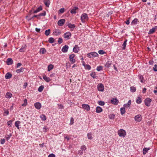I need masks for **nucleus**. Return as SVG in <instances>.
I'll use <instances>...</instances> for the list:
<instances>
[{"label":"nucleus","instance_id":"nucleus-57","mask_svg":"<svg viewBox=\"0 0 157 157\" xmlns=\"http://www.w3.org/2000/svg\"><path fill=\"white\" fill-rule=\"evenodd\" d=\"M105 52L103 50H100L98 51V53L100 54H103Z\"/></svg>","mask_w":157,"mask_h":157},{"label":"nucleus","instance_id":"nucleus-19","mask_svg":"<svg viewBox=\"0 0 157 157\" xmlns=\"http://www.w3.org/2000/svg\"><path fill=\"white\" fill-rule=\"evenodd\" d=\"M12 77V75L10 72L7 73L5 76V78L6 79H9L11 78Z\"/></svg>","mask_w":157,"mask_h":157},{"label":"nucleus","instance_id":"nucleus-35","mask_svg":"<svg viewBox=\"0 0 157 157\" xmlns=\"http://www.w3.org/2000/svg\"><path fill=\"white\" fill-rule=\"evenodd\" d=\"M136 102L138 104L141 103L142 102L141 98L139 97H138L136 100Z\"/></svg>","mask_w":157,"mask_h":157},{"label":"nucleus","instance_id":"nucleus-43","mask_svg":"<svg viewBox=\"0 0 157 157\" xmlns=\"http://www.w3.org/2000/svg\"><path fill=\"white\" fill-rule=\"evenodd\" d=\"M44 88V86L42 85L41 86L39 87L38 89V90L39 92H41L43 90Z\"/></svg>","mask_w":157,"mask_h":157},{"label":"nucleus","instance_id":"nucleus-2","mask_svg":"<svg viewBox=\"0 0 157 157\" xmlns=\"http://www.w3.org/2000/svg\"><path fill=\"white\" fill-rule=\"evenodd\" d=\"M118 134L120 137H124L126 135V133L125 130L123 129H121L118 131Z\"/></svg>","mask_w":157,"mask_h":157},{"label":"nucleus","instance_id":"nucleus-54","mask_svg":"<svg viewBox=\"0 0 157 157\" xmlns=\"http://www.w3.org/2000/svg\"><path fill=\"white\" fill-rule=\"evenodd\" d=\"M81 149L82 150L85 151L86 149V146L85 145H83L81 147Z\"/></svg>","mask_w":157,"mask_h":157},{"label":"nucleus","instance_id":"nucleus-42","mask_svg":"<svg viewBox=\"0 0 157 157\" xmlns=\"http://www.w3.org/2000/svg\"><path fill=\"white\" fill-rule=\"evenodd\" d=\"M40 118L43 121H45L46 119V116L44 114H42L40 116Z\"/></svg>","mask_w":157,"mask_h":157},{"label":"nucleus","instance_id":"nucleus-48","mask_svg":"<svg viewBox=\"0 0 157 157\" xmlns=\"http://www.w3.org/2000/svg\"><path fill=\"white\" fill-rule=\"evenodd\" d=\"M103 69V67L101 66H98L97 67V70L98 71H100L101 70H102Z\"/></svg>","mask_w":157,"mask_h":157},{"label":"nucleus","instance_id":"nucleus-10","mask_svg":"<svg viewBox=\"0 0 157 157\" xmlns=\"http://www.w3.org/2000/svg\"><path fill=\"white\" fill-rule=\"evenodd\" d=\"M82 108L87 111H89L90 110V106L87 104H83L82 105Z\"/></svg>","mask_w":157,"mask_h":157},{"label":"nucleus","instance_id":"nucleus-5","mask_svg":"<svg viewBox=\"0 0 157 157\" xmlns=\"http://www.w3.org/2000/svg\"><path fill=\"white\" fill-rule=\"evenodd\" d=\"M98 91L102 92L104 90V86L101 83L99 84L98 85Z\"/></svg>","mask_w":157,"mask_h":157},{"label":"nucleus","instance_id":"nucleus-12","mask_svg":"<svg viewBox=\"0 0 157 157\" xmlns=\"http://www.w3.org/2000/svg\"><path fill=\"white\" fill-rule=\"evenodd\" d=\"M131 104V100H129L128 101L127 103L124 104V107L125 108H128L130 107V105Z\"/></svg>","mask_w":157,"mask_h":157},{"label":"nucleus","instance_id":"nucleus-37","mask_svg":"<svg viewBox=\"0 0 157 157\" xmlns=\"http://www.w3.org/2000/svg\"><path fill=\"white\" fill-rule=\"evenodd\" d=\"M34 17H36L37 19H39L40 17H39V14L38 15H34L31 18H30L29 19H28V21L31 20Z\"/></svg>","mask_w":157,"mask_h":157},{"label":"nucleus","instance_id":"nucleus-17","mask_svg":"<svg viewBox=\"0 0 157 157\" xmlns=\"http://www.w3.org/2000/svg\"><path fill=\"white\" fill-rule=\"evenodd\" d=\"M79 49V47L77 45H75L73 49V51L75 53H77L78 52V51Z\"/></svg>","mask_w":157,"mask_h":157},{"label":"nucleus","instance_id":"nucleus-32","mask_svg":"<svg viewBox=\"0 0 157 157\" xmlns=\"http://www.w3.org/2000/svg\"><path fill=\"white\" fill-rule=\"evenodd\" d=\"M149 150V148L144 147L143 149V154L145 155L147 153L148 150Z\"/></svg>","mask_w":157,"mask_h":157},{"label":"nucleus","instance_id":"nucleus-53","mask_svg":"<svg viewBox=\"0 0 157 157\" xmlns=\"http://www.w3.org/2000/svg\"><path fill=\"white\" fill-rule=\"evenodd\" d=\"M88 138V139L90 140H92L93 137L92 136V135L90 133H88L87 135Z\"/></svg>","mask_w":157,"mask_h":157},{"label":"nucleus","instance_id":"nucleus-34","mask_svg":"<svg viewBox=\"0 0 157 157\" xmlns=\"http://www.w3.org/2000/svg\"><path fill=\"white\" fill-rule=\"evenodd\" d=\"M121 113V115L124 114L125 112V108L124 107L121 108L120 109Z\"/></svg>","mask_w":157,"mask_h":157},{"label":"nucleus","instance_id":"nucleus-39","mask_svg":"<svg viewBox=\"0 0 157 157\" xmlns=\"http://www.w3.org/2000/svg\"><path fill=\"white\" fill-rule=\"evenodd\" d=\"M48 41L50 43H52L54 42V39L52 37H50L49 38Z\"/></svg>","mask_w":157,"mask_h":157},{"label":"nucleus","instance_id":"nucleus-22","mask_svg":"<svg viewBox=\"0 0 157 157\" xmlns=\"http://www.w3.org/2000/svg\"><path fill=\"white\" fill-rule=\"evenodd\" d=\"M43 78L46 82H49L51 81V79L50 78L48 77L45 75L43 76Z\"/></svg>","mask_w":157,"mask_h":157},{"label":"nucleus","instance_id":"nucleus-60","mask_svg":"<svg viewBox=\"0 0 157 157\" xmlns=\"http://www.w3.org/2000/svg\"><path fill=\"white\" fill-rule=\"evenodd\" d=\"M5 142V139H1L0 140V143L1 144H3Z\"/></svg>","mask_w":157,"mask_h":157},{"label":"nucleus","instance_id":"nucleus-44","mask_svg":"<svg viewBox=\"0 0 157 157\" xmlns=\"http://www.w3.org/2000/svg\"><path fill=\"white\" fill-rule=\"evenodd\" d=\"M12 136V134L10 133L9 135H8L6 136L5 137L6 140L7 141H8L9 139Z\"/></svg>","mask_w":157,"mask_h":157},{"label":"nucleus","instance_id":"nucleus-62","mask_svg":"<svg viewBox=\"0 0 157 157\" xmlns=\"http://www.w3.org/2000/svg\"><path fill=\"white\" fill-rule=\"evenodd\" d=\"M22 64L21 63H17V66L16 67V68H17L21 66V65Z\"/></svg>","mask_w":157,"mask_h":157},{"label":"nucleus","instance_id":"nucleus-11","mask_svg":"<svg viewBox=\"0 0 157 157\" xmlns=\"http://www.w3.org/2000/svg\"><path fill=\"white\" fill-rule=\"evenodd\" d=\"M111 102L112 104L117 105L119 102V101L117 98H113L111 100Z\"/></svg>","mask_w":157,"mask_h":157},{"label":"nucleus","instance_id":"nucleus-33","mask_svg":"<svg viewBox=\"0 0 157 157\" xmlns=\"http://www.w3.org/2000/svg\"><path fill=\"white\" fill-rule=\"evenodd\" d=\"M24 70V68H23V67H21L20 69L16 70V72L17 73L22 72Z\"/></svg>","mask_w":157,"mask_h":157},{"label":"nucleus","instance_id":"nucleus-30","mask_svg":"<svg viewBox=\"0 0 157 157\" xmlns=\"http://www.w3.org/2000/svg\"><path fill=\"white\" fill-rule=\"evenodd\" d=\"M53 34L54 35L57 36L59 35L60 34V32L59 30L56 29L53 32Z\"/></svg>","mask_w":157,"mask_h":157},{"label":"nucleus","instance_id":"nucleus-16","mask_svg":"<svg viewBox=\"0 0 157 157\" xmlns=\"http://www.w3.org/2000/svg\"><path fill=\"white\" fill-rule=\"evenodd\" d=\"M138 22V19L137 18H135L132 21L131 24L132 25H135L137 24Z\"/></svg>","mask_w":157,"mask_h":157},{"label":"nucleus","instance_id":"nucleus-25","mask_svg":"<svg viewBox=\"0 0 157 157\" xmlns=\"http://www.w3.org/2000/svg\"><path fill=\"white\" fill-rule=\"evenodd\" d=\"M111 61H108L105 65V67L106 68H109L110 67L111 64Z\"/></svg>","mask_w":157,"mask_h":157},{"label":"nucleus","instance_id":"nucleus-4","mask_svg":"<svg viewBox=\"0 0 157 157\" xmlns=\"http://www.w3.org/2000/svg\"><path fill=\"white\" fill-rule=\"evenodd\" d=\"M71 36V33L70 32H67L65 33L63 35L64 37L67 39H69Z\"/></svg>","mask_w":157,"mask_h":157},{"label":"nucleus","instance_id":"nucleus-3","mask_svg":"<svg viewBox=\"0 0 157 157\" xmlns=\"http://www.w3.org/2000/svg\"><path fill=\"white\" fill-rule=\"evenodd\" d=\"M98 55L97 53L96 52H92L88 54L87 55V56L90 58L94 57L97 56Z\"/></svg>","mask_w":157,"mask_h":157},{"label":"nucleus","instance_id":"nucleus-6","mask_svg":"<svg viewBox=\"0 0 157 157\" xmlns=\"http://www.w3.org/2000/svg\"><path fill=\"white\" fill-rule=\"evenodd\" d=\"M151 101V99L149 98H147L144 101L145 105L147 106H149L150 105V103Z\"/></svg>","mask_w":157,"mask_h":157},{"label":"nucleus","instance_id":"nucleus-8","mask_svg":"<svg viewBox=\"0 0 157 157\" xmlns=\"http://www.w3.org/2000/svg\"><path fill=\"white\" fill-rule=\"evenodd\" d=\"M75 57V55L74 54H71L70 55V61L72 63H74L75 62V59H74Z\"/></svg>","mask_w":157,"mask_h":157},{"label":"nucleus","instance_id":"nucleus-7","mask_svg":"<svg viewBox=\"0 0 157 157\" xmlns=\"http://www.w3.org/2000/svg\"><path fill=\"white\" fill-rule=\"evenodd\" d=\"M135 121L137 122H140L142 119L141 116L140 114L134 117Z\"/></svg>","mask_w":157,"mask_h":157},{"label":"nucleus","instance_id":"nucleus-1","mask_svg":"<svg viewBox=\"0 0 157 157\" xmlns=\"http://www.w3.org/2000/svg\"><path fill=\"white\" fill-rule=\"evenodd\" d=\"M88 18V15L86 13H83L81 15V19L82 22H84L85 21H87Z\"/></svg>","mask_w":157,"mask_h":157},{"label":"nucleus","instance_id":"nucleus-27","mask_svg":"<svg viewBox=\"0 0 157 157\" xmlns=\"http://www.w3.org/2000/svg\"><path fill=\"white\" fill-rule=\"evenodd\" d=\"M12 96V94L10 92L7 93L5 96L6 97V98H10Z\"/></svg>","mask_w":157,"mask_h":157},{"label":"nucleus","instance_id":"nucleus-15","mask_svg":"<svg viewBox=\"0 0 157 157\" xmlns=\"http://www.w3.org/2000/svg\"><path fill=\"white\" fill-rule=\"evenodd\" d=\"M68 49V46L67 45L64 46L62 49V51L63 52H66Z\"/></svg>","mask_w":157,"mask_h":157},{"label":"nucleus","instance_id":"nucleus-29","mask_svg":"<svg viewBox=\"0 0 157 157\" xmlns=\"http://www.w3.org/2000/svg\"><path fill=\"white\" fill-rule=\"evenodd\" d=\"M127 39H126L124 40L123 44L122 45V48L124 50V49H125V47H126V45L127 44L126 43H127Z\"/></svg>","mask_w":157,"mask_h":157},{"label":"nucleus","instance_id":"nucleus-31","mask_svg":"<svg viewBox=\"0 0 157 157\" xmlns=\"http://www.w3.org/2000/svg\"><path fill=\"white\" fill-rule=\"evenodd\" d=\"M155 28H153L152 29H150L149 32V34H152L155 31Z\"/></svg>","mask_w":157,"mask_h":157},{"label":"nucleus","instance_id":"nucleus-38","mask_svg":"<svg viewBox=\"0 0 157 157\" xmlns=\"http://www.w3.org/2000/svg\"><path fill=\"white\" fill-rule=\"evenodd\" d=\"M53 68V66L52 64H50L48 67V71H50Z\"/></svg>","mask_w":157,"mask_h":157},{"label":"nucleus","instance_id":"nucleus-61","mask_svg":"<svg viewBox=\"0 0 157 157\" xmlns=\"http://www.w3.org/2000/svg\"><path fill=\"white\" fill-rule=\"evenodd\" d=\"M55 155L53 154H51L48 156V157H55Z\"/></svg>","mask_w":157,"mask_h":157},{"label":"nucleus","instance_id":"nucleus-52","mask_svg":"<svg viewBox=\"0 0 157 157\" xmlns=\"http://www.w3.org/2000/svg\"><path fill=\"white\" fill-rule=\"evenodd\" d=\"M115 117V115L114 114H111L109 115V118L111 119H114Z\"/></svg>","mask_w":157,"mask_h":157},{"label":"nucleus","instance_id":"nucleus-51","mask_svg":"<svg viewBox=\"0 0 157 157\" xmlns=\"http://www.w3.org/2000/svg\"><path fill=\"white\" fill-rule=\"evenodd\" d=\"M99 105H105V102L104 101H99L98 102Z\"/></svg>","mask_w":157,"mask_h":157},{"label":"nucleus","instance_id":"nucleus-59","mask_svg":"<svg viewBox=\"0 0 157 157\" xmlns=\"http://www.w3.org/2000/svg\"><path fill=\"white\" fill-rule=\"evenodd\" d=\"M12 121L11 120L7 122V124L8 126H10L11 127V126L10 125L11 124H12Z\"/></svg>","mask_w":157,"mask_h":157},{"label":"nucleus","instance_id":"nucleus-28","mask_svg":"<svg viewBox=\"0 0 157 157\" xmlns=\"http://www.w3.org/2000/svg\"><path fill=\"white\" fill-rule=\"evenodd\" d=\"M20 123V122L19 121H17L15 122V126L18 129H19V126Z\"/></svg>","mask_w":157,"mask_h":157},{"label":"nucleus","instance_id":"nucleus-20","mask_svg":"<svg viewBox=\"0 0 157 157\" xmlns=\"http://www.w3.org/2000/svg\"><path fill=\"white\" fill-rule=\"evenodd\" d=\"M67 26L69 28L72 29H73L75 27V26L74 24H72L71 23H68L67 25Z\"/></svg>","mask_w":157,"mask_h":157},{"label":"nucleus","instance_id":"nucleus-47","mask_svg":"<svg viewBox=\"0 0 157 157\" xmlns=\"http://www.w3.org/2000/svg\"><path fill=\"white\" fill-rule=\"evenodd\" d=\"M24 103L22 104V106H25L27 104V100L26 99H25L24 101Z\"/></svg>","mask_w":157,"mask_h":157},{"label":"nucleus","instance_id":"nucleus-14","mask_svg":"<svg viewBox=\"0 0 157 157\" xmlns=\"http://www.w3.org/2000/svg\"><path fill=\"white\" fill-rule=\"evenodd\" d=\"M13 63V61L11 58H8L6 61V63L8 65H12Z\"/></svg>","mask_w":157,"mask_h":157},{"label":"nucleus","instance_id":"nucleus-9","mask_svg":"<svg viewBox=\"0 0 157 157\" xmlns=\"http://www.w3.org/2000/svg\"><path fill=\"white\" fill-rule=\"evenodd\" d=\"M65 21V20L64 19L59 20L57 22L58 25L59 26L63 25Z\"/></svg>","mask_w":157,"mask_h":157},{"label":"nucleus","instance_id":"nucleus-18","mask_svg":"<svg viewBox=\"0 0 157 157\" xmlns=\"http://www.w3.org/2000/svg\"><path fill=\"white\" fill-rule=\"evenodd\" d=\"M43 2L46 7H49L50 4V1L49 0H43Z\"/></svg>","mask_w":157,"mask_h":157},{"label":"nucleus","instance_id":"nucleus-23","mask_svg":"<svg viewBox=\"0 0 157 157\" xmlns=\"http://www.w3.org/2000/svg\"><path fill=\"white\" fill-rule=\"evenodd\" d=\"M78 9V7H75L74 8L71 10L70 12L72 14H75L76 13V10Z\"/></svg>","mask_w":157,"mask_h":157},{"label":"nucleus","instance_id":"nucleus-49","mask_svg":"<svg viewBox=\"0 0 157 157\" xmlns=\"http://www.w3.org/2000/svg\"><path fill=\"white\" fill-rule=\"evenodd\" d=\"M46 12L44 11L43 13H40V14H39V17H40V16H45L46 15Z\"/></svg>","mask_w":157,"mask_h":157},{"label":"nucleus","instance_id":"nucleus-56","mask_svg":"<svg viewBox=\"0 0 157 157\" xmlns=\"http://www.w3.org/2000/svg\"><path fill=\"white\" fill-rule=\"evenodd\" d=\"M58 42L59 44H60L62 43L63 42V40L62 38H59L58 39Z\"/></svg>","mask_w":157,"mask_h":157},{"label":"nucleus","instance_id":"nucleus-55","mask_svg":"<svg viewBox=\"0 0 157 157\" xmlns=\"http://www.w3.org/2000/svg\"><path fill=\"white\" fill-rule=\"evenodd\" d=\"M153 70L154 71H157V65L156 64L154 65V67H153Z\"/></svg>","mask_w":157,"mask_h":157},{"label":"nucleus","instance_id":"nucleus-36","mask_svg":"<svg viewBox=\"0 0 157 157\" xmlns=\"http://www.w3.org/2000/svg\"><path fill=\"white\" fill-rule=\"evenodd\" d=\"M90 76L93 78H96L97 76L95 73L94 72H93L92 73L90 74Z\"/></svg>","mask_w":157,"mask_h":157},{"label":"nucleus","instance_id":"nucleus-40","mask_svg":"<svg viewBox=\"0 0 157 157\" xmlns=\"http://www.w3.org/2000/svg\"><path fill=\"white\" fill-rule=\"evenodd\" d=\"M51 30L50 29H48V30H46L45 32V35L48 36L49 35L50 33Z\"/></svg>","mask_w":157,"mask_h":157},{"label":"nucleus","instance_id":"nucleus-45","mask_svg":"<svg viewBox=\"0 0 157 157\" xmlns=\"http://www.w3.org/2000/svg\"><path fill=\"white\" fill-rule=\"evenodd\" d=\"M84 67L86 69H87L88 70H90L91 69L90 66L88 64L85 65H84Z\"/></svg>","mask_w":157,"mask_h":157},{"label":"nucleus","instance_id":"nucleus-63","mask_svg":"<svg viewBox=\"0 0 157 157\" xmlns=\"http://www.w3.org/2000/svg\"><path fill=\"white\" fill-rule=\"evenodd\" d=\"M25 49H24V48H22V47L20 49L19 51L21 52H23L25 51Z\"/></svg>","mask_w":157,"mask_h":157},{"label":"nucleus","instance_id":"nucleus-46","mask_svg":"<svg viewBox=\"0 0 157 157\" xmlns=\"http://www.w3.org/2000/svg\"><path fill=\"white\" fill-rule=\"evenodd\" d=\"M64 12V8H62L60 9L58 12L59 14L60 13H63Z\"/></svg>","mask_w":157,"mask_h":157},{"label":"nucleus","instance_id":"nucleus-21","mask_svg":"<svg viewBox=\"0 0 157 157\" xmlns=\"http://www.w3.org/2000/svg\"><path fill=\"white\" fill-rule=\"evenodd\" d=\"M102 111V109L99 106H98L96 108V112L97 113H99Z\"/></svg>","mask_w":157,"mask_h":157},{"label":"nucleus","instance_id":"nucleus-58","mask_svg":"<svg viewBox=\"0 0 157 157\" xmlns=\"http://www.w3.org/2000/svg\"><path fill=\"white\" fill-rule=\"evenodd\" d=\"M74 119L73 117H71V121H70V124L71 125H72L74 123Z\"/></svg>","mask_w":157,"mask_h":157},{"label":"nucleus","instance_id":"nucleus-26","mask_svg":"<svg viewBox=\"0 0 157 157\" xmlns=\"http://www.w3.org/2000/svg\"><path fill=\"white\" fill-rule=\"evenodd\" d=\"M42 10V6H40L36 10H35L33 11V13H36L39 12L41 10Z\"/></svg>","mask_w":157,"mask_h":157},{"label":"nucleus","instance_id":"nucleus-50","mask_svg":"<svg viewBox=\"0 0 157 157\" xmlns=\"http://www.w3.org/2000/svg\"><path fill=\"white\" fill-rule=\"evenodd\" d=\"M139 77L140 79V82L142 83H143L144 81L143 79H144V78L143 76L141 75H139Z\"/></svg>","mask_w":157,"mask_h":157},{"label":"nucleus","instance_id":"nucleus-41","mask_svg":"<svg viewBox=\"0 0 157 157\" xmlns=\"http://www.w3.org/2000/svg\"><path fill=\"white\" fill-rule=\"evenodd\" d=\"M130 91L132 92H134L136 91V87L134 86H131L130 87Z\"/></svg>","mask_w":157,"mask_h":157},{"label":"nucleus","instance_id":"nucleus-13","mask_svg":"<svg viewBox=\"0 0 157 157\" xmlns=\"http://www.w3.org/2000/svg\"><path fill=\"white\" fill-rule=\"evenodd\" d=\"M34 105L36 108L38 109H40L41 106V104L39 102H37L35 103L34 104Z\"/></svg>","mask_w":157,"mask_h":157},{"label":"nucleus","instance_id":"nucleus-24","mask_svg":"<svg viewBox=\"0 0 157 157\" xmlns=\"http://www.w3.org/2000/svg\"><path fill=\"white\" fill-rule=\"evenodd\" d=\"M46 52V49L44 48H41L40 49V54H44Z\"/></svg>","mask_w":157,"mask_h":157},{"label":"nucleus","instance_id":"nucleus-64","mask_svg":"<svg viewBox=\"0 0 157 157\" xmlns=\"http://www.w3.org/2000/svg\"><path fill=\"white\" fill-rule=\"evenodd\" d=\"M58 107L60 109H62L63 108V106L61 105H58Z\"/></svg>","mask_w":157,"mask_h":157}]
</instances>
